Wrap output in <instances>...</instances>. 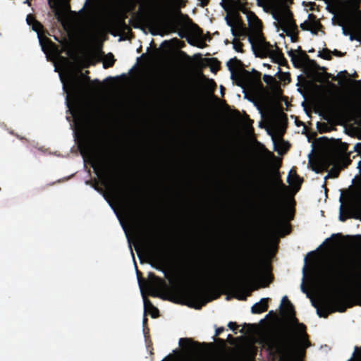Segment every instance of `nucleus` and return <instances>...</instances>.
Returning <instances> with one entry per match:
<instances>
[{
    "mask_svg": "<svg viewBox=\"0 0 361 361\" xmlns=\"http://www.w3.org/2000/svg\"><path fill=\"white\" fill-rule=\"evenodd\" d=\"M230 135H227V300L228 289L238 287L247 282L261 278L267 274L268 265L259 263L256 236L250 228L240 226L230 248Z\"/></svg>",
    "mask_w": 361,
    "mask_h": 361,
    "instance_id": "1",
    "label": "nucleus"
},
{
    "mask_svg": "<svg viewBox=\"0 0 361 361\" xmlns=\"http://www.w3.org/2000/svg\"><path fill=\"white\" fill-rule=\"evenodd\" d=\"M200 286L185 290L188 305L200 310L209 302L226 295V164H221V262L201 263L190 273Z\"/></svg>",
    "mask_w": 361,
    "mask_h": 361,
    "instance_id": "2",
    "label": "nucleus"
},
{
    "mask_svg": "<svg viewBox=\"0 0 361 361\" xmlns=\"http://www.w3.org/2000/svg\"><path fill=\"white\" fill-rule=\"evenodd\" d=\"M280 307L283 326L288 337L287 350L292 354H300L310 345L305 326L298 323L295 316L294 307L286 295L282 298Z\"/></svg>",
    "mask_w": 361,
    "mask_h": 361,
    "instance_id": "3",
    "label": "nucleus"
},
{
    "mask_svg": "<svg viewBox=\"0 0 361 361\" xmlns=\"http://www.w3.org/2000/svg\"><path fill=\"white\" fill-rule=\"evenodd\" d=\"M227 69L231 72L233 83L241 87L244 99L252 103L263 116L260 104L253 95L249 94V92L255 94L259 89L262 88L260 73L254 68L252 69V73L245 70L241 61L236 58L231 59L227 61Z\"/></svg>",
    "mask_w": 361,
    "mask_h": 361,
    "instance_id": "4",
    "label": "nucleus"
},
{
    "mask_svg": "<svg viewBox=\"0 0 361 361\" xmlns=\"http://www.w3.org/2000/svg\"><path fill=\"white\" fill-rule=\"evenodd\" d=\"M233 186L243 204H248L256 192L259 191V181L254 169L238 158L231 169Z\"/></svg>",
    "mask_w": 361,
    "mask_h": 361,
    "instance_id": "5",
    "label": "nucleus"
},
{
    "mask_svg": "<svg viewBox=\"0 0 361 361\" xmlns=\"http://www.w3.org/2000/svg\"><path fill=\"white\" fill-rule=\"evenodd\" d=\"M224 331V327L217 328L212 337L214 342L210 343H200L190 338H181L180 339L191 341L195 348L194 350H191V354L197 361H226V340L218 338Z\"/></svg>",
    "mask_w": 361,
    "mask_h": 361,
    "instance_id": "6",
    "label": "nucleus"
},
{
    "mask_svg": "<svg viewBox=\"0 0 361 361\" xmlns=\"http://www.w3.org/2000/svg\"><path fill=\"white\" fill-rule=\"evenodd\" d=\"M311 278L326 287H336L345 283L348 278V263L344 258H339L331 267L330 271L324 276L313 269Z\"/></svg>",
    "mask_w": 361,
    "mask_h": 361,
    "instance_id": "7",
    "label": "nucleus"
},
{
    "mask_svg": "<svg viewBox=\"0 0 361 361\" xmlns=\"http://www.w3.org/2000/svg\"><path fill=\"white\" fill-rule=\"evenodd\" d=\"M84 80L90 81V78L80 72L79 74H72L69 76L67 83L63 82V90L66 93V103L69 106L72 100L77 102L84 90Z\"/></svg>",
    "mask_w": 361,
    "mask_h": 361,
    "instance_id": "8",
    "label": "nucleus"
},
{
    "mask_svg": "<svg viewBox=\"0 0 361 361\" xmlns=\"http://www.w3.org/2000/svg\"><path fill=\"white\" fill-rule=\"evenodd\" d=\"M247 21L250 26H252L256 30L257 42L250 37L249 42L251 44L252 49L256 56H265L272 51L271 46L269 43L265 42L260 36L259 28L260 22L257 17L252 13L247 16Z\"/></svg>",
    "mask_w": 361,
    "mask_h": 361,
    "instance_id": "9",
    "label": "nucleus"
},
{
    "mask_svg": "<svg viewBox=\"0 0 361 361\" xmlns=\"http://www.w3.org/2000/svg\"><path fill=\"white\" fill-rule=\"evenodd\" d=\"M233 0H227V25L231 27V32L234 37L233 39V47L236 51L241 50V44L236 39L237 37L245 36L246 29L243 23L236 16H232L231 6Z\"/></svg>",
    "mask_w": 361,
    "mask_h": 361,
    "instance_id": "10",
    "label": "nucleus"
},
{
    "mask_svg": "<svg viewBox=\"0 0 361 361\" xmlns=\"http://www.w3.org/2000/svg\"><path fill=\"white\" fill-rule=\"evenodd\" d=\"M179 345L181 348V353L178 355H169L162 361H197L191 354V350H194L191 341L189 339H180Z\"/></svg>",
    "mask_w": 361,
    "mask_h": 361,
    "instance_id": "11",
    "label": "nucleus"
},
{
    "mask_svg": "<svg viewBox=\"0 0 361 361\" xmlns=\"http://www.w3.org/2000/svg\"><path fill=\"white\" fill-rule=\"evenodd\" d=\"M92 167L99 177H103L109 183L116 185L117 180L116 173L106 161L99 159L92 165Z\"/></svg>",
    "mask_w": 361,
    "mask_h": 361,
    "instance_id": "12",
    "label": "nucleus"
},
{
    "mask_svg": "<svg viewBox=\"0 0 361 361\" xmlns=\"http://www.w3.org/2000/svg\"><path fill=\"white\" fill-rule=\"evenodd\" d=\"M311 302L317 309V314L319 317H326L330 313L336 311L343 312L346 310V305L340 302L337 298H334L331 304H326L322 308H319L314 300H311Z\"/></svg>",
    "mask_w": 361,
    "mask_h": 361,
    "instance_id": "13",
    "label": "nucleus"
},
{
    "mask_svg": "<svg viewBox=\"0 0 361 361\" xmlns=\"http://www.w3.org/2000/svg\"><path fill=\"white\" fill-rule=\"evenodd\" d=\"M286 129V119L284 118L283 114H279L273 121L271 124V127H269L267 128V132L268 135H269L271 137V140L274 143V149L276 151H278L276 143V136L279 137L280 139Z\"/></svg>",
    "mask_w": 361,
    "mask_h": 361,
    "instance_id": "14",
    "label": "nucleus"
},
{
    "mask_svg": "<svg viewBox=\"0 0 361 361\" xmlns=\"http://www.w3.org/2000/svg\"><path fill=\"white\" fill-rule=\"evenodd\" d=\"M282 30L286 33L288 36L290 37L291 41L294 42V36L293 34L297 29L293 18L291 12L285 6L282 7V19L280 24Z\"/></svg>",
    "mask_w": 361,
    "mask_h": 361,
    "instance_id": "15",
    "label": "nucleus"
},
{
    "mask_svg": "<svg viewBox=\"0 0 361 361\" xmlns=\"http://www.w3.org/2000/svg\"><path fill=\"white\" fill-rule=\"evenodd\" d=\"M282 30L286 33L288 36L290 37L291 41L294 42V36L293 34L297 29L293 18L291 12L285 6L282 7V19L280 24Z\"/></svg>",
    "mask_w": 361,
    "mask_h": 361,
    "instance_id": "16",
    "label": "nucleus"
},
{
    "mask_svg": "<svg viewBox=\"0 0 361 361\" xmlns=\"http://www.w3.org/2000/svg\"><path fill=\"white\" fill-rule=\"evenodd\" d=\"M149 295L152 297H160V293L167 288L163 279L156 276L153 272L148 274Z\"/></svg>",
    "mask_w": 361,
    "mask_h": 361,
    "instance_id": "17",
    "label": "nucleus"
},
{
    "mask_svg": "<svg viewBox=\"0 0 361 361\" xmlns=\"http://www.w3.org/2000/svg\"><path fill=\"white\" fill-rule=\"evenodd\" d=\"M153 3L161 14L160 16L155 19V24L160 26L171 27L168 22L166 20L170 0H154Z\"/></svg>",
    "mask_w": 361,
    "mask_h": 361,
    "instance_id": "18",
    "label": "nucleus"
},
{
    "mask_svg": "<svg viewBox=\"0 0 361 361\" xmlns=\"http://www.w3.org/2000/svg\"><path fill=\"white\" fill-rule=\"evenodd\" d=\"M49 5L53 10L54 15L58 20H63L66 10L70 8L68 4H61L59 0H49Z\"/></svg>",
    "mask_w": 361,
    "mask_h": 361,
    "instance_id": "19",
    "label": "nucleus"
},
{
    "mask_svg": "<svg viewBox=\"0 0 361 361\" xmlns=\"http://www.w3.org/2000/svg\"><path fill=\"white\" fill-rule=\"evenodd\" d=\"M336 161V157L334 154H326L320 161V167H312V170L316 173H319L322 169H326L330 165L334 164Z\"/></svg>",
    "mask_w": 361,
    "mask_h": 361,
    "instance_id": "20",
    "label": "nucleus"
},
{
    "mask_svg": "<svg viewBox=\"0 0 361 361\" xmlns=\"http://www.w3.org/2000/svg\"><path fill=\"white\" fill-rule=\"evenodd\" d=\"M143 302L145 314L147 312H149L152 318H157L159 316V310L154 307L152 302L145 295H143Z\"/></svg>",
    "mask_w": 361,
    "mask_h": 361,
    "instance_id": "21",
    "label": "nucleus"
},
{
    "mask_svg": "<svg viewBox=\"0 0 361 361\" xmlns=\"http://www.w3.org/2000/svg\"><path fill=\"white\" fill-rule=\"evenodd\" d=\"M268 298H263L259 302L252 306L251 312L253 314H259L264 312L267 309Z\"/></svg>",
    "mask_w": 361,
    "mask_h": 361,
    "instance_id": "22",
    "label": "nucleus"
},
{
    "mask_svg": "<svg viewBox=\"0 0 361 361\" xmlns=\"http://www.w3.org/2000/svg\"><path fill=\"white\" fill-rule=\"evenodd\" d=\"M307 264H308V259H307V256H306L305 258H304V266L302 267V283H301V286H300V289H301V291L305 294H307V297L310 296V293L307 289V288L305 287V281H306V279H307Z\"/></svg>",
    "mask_w": 361,
    "mask_h": 361,
    "instance_id": "23",
    "label": "nucleus"
},
{
    "mask_svg": "<svg viewBox=\"0 0 361 361\" xmlns=\"http://www.w3.org/2000/svg\"><path fill=\"white\" fill-rule=\"evenodd\" d=\"M287 182L290 185H293V187L296 188L297 190H298L302 180L295 173H292V170H290L287 176Z\"/></svg>",
    "mask_w": 361,
    "mask_h": 361,
    "instance_id": "24",
    "label": "nucleus"
},
{
    "mask_svg": "<svg viewBox=\"0 0 361 361\" xmlns=\"http://www.w3.org/2000/svg\"><path fill=\"white\" fill-rule=\"evenodd\" d=\"M178 14L180 16L185 19L187 23L191 25V26L197 31L198 35H202V30L201 28L197 25L195 24L188 15H183L180 10L178 11Z\"/></svg>",
    "mask_w": 361,
    "mask_h": 361,
    "instance_id": "25",
    "label": "nucleus"
},
{
    "mask_svg": "<svg viewBox=\"0 0 361 361\" xmlns=\"http://www.w3.org/2000/svg\"><path fill=\"white\" fill-rule=\"evenodd\" d=\"M116 59L111 53H109L103 62L104 68L106 69L114 66Z\"/></svg>",
    "mask_w": 361,
    "mask_h": 361,
    "instance_id": "26",
    "label": "nucleus"
},
{
    "mask_svg": "<svg viewBox=\"0 0 361 361\" xmlns=\"http://www.w3.org/2000/svg\"><path fill=\"white\" fill-rule=\"evenodd\" d=\"M347 361H361V348L355 346L351 357Z\"/></svg>",
    "mask_w": 361,
    "mask_h": 361,
    "instance_id": "27",
    "label": "nucleus"
},
{
    "mask_svg": "<svg viewBox=\"0 0 361 361\" xmlns=\"http://www.w3.org/2000/svg\"><path fill=\"white\" fill-rule=\"evenodd\" d=\"M276 183L277 185V193L279 195H283L286 194L287 192V188L279 177H277L276 180Z\"/></svg>",
    "mask_w": 361,
    "mask_h": 361,
    "instance_id": "28",
    "label": "nucleus"
},
{
    "mask_svg": "<svg viewBox=\"0 0 361 361\" xmlns=\"http://www.w3.org/2000/svg\"><path fill=\"white\" fill-rule=\"evenodd\" d=\"M153 258L156 260L157 262H158L157 264L153 265V267L158 270H161L165 272V270L162 267L164 264L163 258L157 254H153Z\"/></svg>",
    "mask_w": 361,
    "mask_h": 361,
    "instance_id": "29",
    "label": "nucleus"
},
{
    "mask_svg": "<svg viewBox=\"0 0 361 361\" xmlns=\"http://www.w3.org/2000/svg\"><path fill=\"white\" fill-rule=\"evenodd\" d=\"M135 199L133 198V199H127L126 200V204L128 207V209L129 211L132 213V214H135L137 212V207L136 204H135V202L134 201Z\"/></svg>",
    "mask_w": 361,
    "mask_h": 361,
    "instance_id": "30",
    "label": "nucleus"
},
{
    "mask_svg": "<svg viewBox=\"0 0 361 361\" xmlns=\"http://www.w3.org/2000/svg\"><path fill=\"white\" fill-rule=\"evenodd\" d=\"M271 16L273 19L280 25L282 19V8H279L278 11H273L271 12Z\"/></svg>",
    "mask_w": 361,
    "mask_h": 361,
    "instance_id": "31",
    "label": "nucleus"
},
{
    "mask_svg": "<svg viewBox=\"0 0 361 361\" xmlns=\"http://www.w3.org/2000/svg\"><path fill=\"white\" fill-rule=\"evenodd\" d=\"M31 26L32 30L37 32L39 35L44 28L42 24L37 20L31 25Z\"/></svg>",
    "mask_w": 361,
    "mask_h": 361,
    "instance_id": "32",
    "label": "nucleus"
},
{
    "mask_svg": "<svg viewBox=\"0 0 361 361\" xmlns=\"http://www.w3.org/2000/svg\"><path fill=\"white\" fill-rule=\"evenodd\" d=\"M312 26L311 23L307 21H305L304 23L300 24V27L304 30H310V32L313 35L317 34V31L315 29L310 27Z\"/></svg>",
    "mask_w": 361,
    "mask_h": 361,
    "instance_id": "33",
    "label": "nucleus"
},
{
    "mask_svg": "<svg viewBox=\"0 0 361 361\" xmlns=\"http://www.w3.org/2000/svg\"><path fill=\"white\" fill-rule=\"evenodd\" d=\"M331 51L327 49H324L322 51H319L317 56L324 59L329 60L331 59Z\"/></svg>",
    "mask_w": 361,
    "mask_h": 361,
    "instance_id": "34",
    "label": "nucleus"
},
{
    "mask_svg": "<svg viewBox=\"0 0 361 361\" xmlns=\"http://www.w3.org/2000/svg\"><path fill=\"white\" fill-rule=\"evenodd\" d=\"M147 321H148V319L147 318L146 314H145L142 323H143V332H144L145 336L149 333V328L147 326Z\"/></svg>",
    "mask_w": 361,
    "mask_h": 361,
    "instance_id": "35",
    "label": "nucleus"
},
{
    "mask_svg": "<svg viewBox=\"0 0 361 361\" xmlns=\"http://www.w3.org/2000/svg\"><path fill=\"white\" fill-rule=\"evenodd\" d=\"M353 32L357 37H360V42H361V24L357 25L354 27Z\"/></svg>",
    "mask_w": 361,
    "mask_h": 361,
    "instance_id": "36",
    "label": "nucleus"
},
{
    "mask_svg": "<svg viewBox=\"0 0 361 361\" xmlns=\"http://www.w3.org/2000/svg\"><path fill=\"white\" fill-rule=\"evenodd\" d=\"M288 55L291 58V60H292V61H293V63H294L295 66H296V63H302L300 59H299L298 61H296L297 56H295V54H294L293 50H290V51H288Z\"/></svg>",
    "mask_w": 361,
    "mask_h": 361,
    "instance_id": "37",
    "label": "nucleus"
},
{
    "mask_svg": "<svg viewBox=\"0 0 361 361\" xmlns=\"http://www.w3.org/2000/svg\"><path fill=\"white\" fill-rule=\"evenodd\" d=\"M39 42H40V44L42 45V49L44 51H45V48H44V42L49 44H51V45H53V42H51V40L47 37H45L44 39H42L41 38H39Z\"/></svg>",
    "mask_w": 361,
    "mask_h": 361,
    "instance_id": "38",
    "label": "nucleus"
},
{
    "mask_svg": "<svg viewBox=\"0 0 361 361\" xmlns=\"http://www.w3.org/2000/svg\"><path fill=\"white\" fill-rule=\"evenodd\" d=\"M263 79H264V81L267 83V84H270L272 82L274 81V78L270 75H267V74H264V76H263Z\"/></svg>",
    "mask_w": 361,
    "mask_h": 361,
    "instance_id": "39",
    "label": "nucleus"
},
{
    "mask_svg": "<svg viewBox=\"0 0 361 361\" xmlns=\"http://www.w3.org/2000/svg\"><path fill=\"white\" fill-rule=\"evenodd\" d=\"M355 295L357 299L360 300V303L361 305V283L357 285L355 289Z\"/></svg>",
    "mask_w": 361,
    "mask_h": 361,
    "instance_id": "40",
    "label": "nucleus"
},
{
    "mask_svg": "<svg viewBox=\"0 0 361 361\" xmlns=\"http://www.w3.org/2000/svg\"><path fill=\"white\" fill-rule=\"evenodd\" d=\"M227 327H228L230 330L236 334V329H238V326L235 323L230 322L227 324Z\"/></svg>",
    "mask_w": 361,
    "mask_h": 361,
    "instance_id": "41",
    "label": "nucleus"
},
{
    "mask_svg": "<svg viewBox=\"0 0 361 361\" xmlns=\"http://www.w3.org/2000/svg\"><path fill=\"white\" fill-rule=\"evenodd\" d=\"M35 20L36 18L33 15L29 14L27 16L26 21L29 25H31Z\"/></svg>",
    "mask_w": 361,
    "mask_h": 361,
    "instance_id": "42",
    "label": "nucleus"
},
{
    "mask_svg": "<svg viewBox=\"0 0 361 361\" xmlns=\"http://www.w3.org/2000/svg\"><path fill=\"white\" fill-rule=\"evenodd\" d=\"M331 111L338 115H344L347 113L346 109H331Z\"/></svg>",
    "mask_w": 361,
    "mask_h": 361,
    "instance_id": "43",
    "label": "nucleus"
},
{
    "mask_svg": "<svg viewBox=\"0 0 361 361\" xmlns=\"http://www.w3.org/2000/svg\"><path fill=\"white\" fill-rule=\"evenodd\" d=\"M92 150H93V147H92V145H91V144H90V143H87V144H85V145L83 147V149H82V151H81V152H82V153L84 151H85V152H92Z\"/></svg>",
    "mask_w": 361,
    "mask_h": 361,
    "instance_id": "44",
    "label": "nucleus"
},
{
    "mask_svg": "<svg viewBox=\"0 0 361 361\" xmlns=\"http://www.w3.org/2000/svg\"><path fill=\"white\" fill-rule=\"evenodd\" d=\"M338 175V171H335L334 172L331 171L330 173H329L325 177H324V180H326L327 178H330V177H336Z\"/></svg>",
    "mask_w": 361,
    "mask_h": 361,
    "instance_id": "45",
    "label": "nucleus"
},
{
    "mask_svg": "<svg viewBox=\"0 0 361 361\" xmlns=\"http://www.w3.org/2000/svg\"><path fill=\"white\" fill-rule=\"evenodd\" d=\"M353 149L355 152H357L358 154H360L361 142L356 143Z\"/></svg>",
    "mask_w": 361,
    "mask_h": 361,
    "instance_id": "46",
    "label": "nucleus"
},
{
    "mask_svg": "<svg viewBox=\"0 0 361 361\" xmlns=\"http://www.w3.org/2000/svg\"><path fill=\"white\" fill-rule=\"evenodd\" d=\"M163 87H164V83H163V81L161 82V80L159 81V82L157 83V85L156 86V90L157 91H162L163 90Z\"/></svg>",
    "mask_w": 361,
    "mask_h": 361,
    "instance_id": "47",
    "label": "nucleus"
},
{
    "mask_svg": "<svg viewBox=\"0 0 361 361\" xmlns=\"http://www.w3.org/2000/svg\"><path fill=\"white\" fill-rule=\"evenodd\" d=\"M348 35H349V39L350 41L356 40L360 42V37H357L355 33L349 34Z\"/></svg>",
    "mask_w": 361,
    "mask_h": 361,
    "instance_id": "48",
    "label": "nucleus"
},
{
    "mask_svg": "<svg viewBox=\"0 0 361 361\" xmlns=\"http://www.w3.org/2000/svg\"><path fill=\"white\" fill-rule=\"evenodd\" d=\"M136 272H137V276L139 283H140V281L142 279V273L137 269V268H136ZM140 286H141V284H140Z\"/></svg>",
    "mask_w": 361,
    "mask_h": 361,
    "instance_id": "49",
    "label": "nucleus"
},
{
    "mask_svg": "<svg viewBox=\"0 0 361 361\" xmlns=\"http://www.w3.org/2000/svg\"><path fill=\"white\" fill-rule=\"evenodd\" d=\"M197 46L200 48H204V47H206V43L204 42V41H200L199 42V43L197 44Z\"/></svg>",
    "mask_w": 361,
    "mask_h": 361,
    "instance_id": "50",
    "label": "nucleus"
},
{
    "mask_svg": "<svg viewBox=\"0 0 361 361\" xmlns=\"http://www.w3.org/2000/svg\"><path fill=\"white\" fill-rule=\"evenodd\" d=\"M342 33L345 36H347L350 34L348 30L344 26L342 27Z\"/></svg>",
    "mask_w": 361,
    "mask_h": 361,
    "instance_id": "51",
    "label": "nucleus"
},
{
    "mask_svg": "<svg viewBox=\"0 0 361 361\" xmlns=\"http://www.w3.org/2000/svg\"><path fill=\"white\" fill-rule=\"evenodd\" d=\"M332 53L334 55L337 56H343L342 53L340 51H338L336 49H334Z\"/></svg>",
    "mask_w": 361,
    "mask_h": 361,
    "instance_id": "52",
    "label": "nucleus"
},
{
    "mask_svg": "<svg viewBox=\"0 0 361 361\" xmlns=\"http://www.w3.org/2000/svg\"><path fill=\"white\" fill-rule=\"evenodd\" d=\"M200 1H201V6L202 7H204V6H207V4L209 2V0H200Z\"/></svg>",
    "mask_w": 361,
    "mask_h": 361,
    "instance_id": "53",
    "label": "nucleus"
},
{
    "mask_svg": "<svg viewBox=\"0 0 361 361\" xmlns=\"http://www.w3.org/2000/svg\"><path fill=\"white\" fill-rule=\"evenodd\" d=\"M220 4L223 9L226 11V0H221Z\"/></svg>",
    "mask_w": 361,
    "mask_h": 361,
    "instance_id": "54",
    "label": "nucleus"
},
{
    "mask_svg": "<svg viewBox=\"0 0 361 361\" xmlns=\"http://www.w3.org/2000/svg\"><path fill=\"white\" fill-rule=\"evenodd\" d=\"M226 338H227V343H231L232 342L233 338H232V336L230 334H228L226 336Z\"/></svg>",
    "mask_w": 361,
    "mask_h": 361,
    "instance_id": "55",
    "label": "nucleus"
},
{
    "mask_svg": "<svg viewBox=\"0 0 361 361\" xmlns=\"http://www.w3.org/2000/svg\"><path fill=\"white\" fill-rule=\"evenodd\" d=\"M227 361H230V350L227 347Z\"/></svg>",
    "mask_w": 361,
    "mask_h": 361,
    "instance_id": "56",
    "label": "nucleus"
},
{
    "mask_svg": "<svg viewBox=\"0 0 361 361\" xmlns=\"http://www.w3.org/2000/svg\"><path fill=\"white\" fill-rule=\"evenodd\" d=\"M178 35H179V36H180L181 38H183V37H185V34H184V32H183V31L179 32H178Z\"/></svg>",
    "mask_w": 361,
    "mask_h": 361,
    "instance_id": "57",
    "label": "nucleus"
},
{
    "mask_svg": "<svg viewBox=\"0 0 361 361\" xmlns=\"http://www.w3.org/2000/svg\"><path fill=\"white\" fill-rule=\"evenodd\" d=\"M220 88H221V92L224 95V91H225V87L223 85H221Z\"/></svg>",
    "mask_w": 361,
    "mask_h": 361,
    "instance_id": "58",
    "label": "nucleus"
},
{
    "mask_svg": "<svg viewBox=\"0 0 361 361\" xmlns=\"http://www.w3.org/2000/svg\"><path fill=\"white\" fill-rule=\"evenodd\" d=\"M257 5L259 6H263V4L261 0H257Z\"/></svg>",
    "mask_w": 361,
    "mask_h": 361,
    "instance_id": "59",
    "label": "nucleus"
},
{
    "mask_svg": "<svg viewBox=\"0 0 361 361\" xmlns=\"http://www.w3.org/2000/svg\"><path fill=\"white\" fill-rule=\"evenodd\" d=\"M259 128H264V124H263V123H262V121H261V122H259Z\"/></svg>",
    "mask_w": 361,
    "mask_h": 361,
    "instance_id": "60",
    "label": "nucleus"
},
{
    "mask_svg": "<svg viewBox=\"0 0 361 361\" xmlns=\"http://www.w3.org/2000/svg\"><path fill=\"white\" fill-rule=\"evenodd\" d=\"M329 239H330V238H326V239L325 240V241H324L322 245H319V247H322V245H323L326 242H327L328 240H329Z\"/></svg>",
    "mask_w": 361,
    "mask_h": 361,
    "instance_id": "61",
    "label": "nucleus"
},
{
    "mask_svg": "<svg viewBox=\"0 0 361 361\" xmlns=\"http://www.w3.org/2000/svg\"><path fill=\"white\" fill-rule=\"evenodd\" d=\"M188 43H190V44L195 45V44H193L190 39H188Z\"/></svg>",
    "mask_w": 361,
    "mask_h": 361,
    "instance_id": "62",
    "label": "nucleus"
},
{
    "mask_svg": "<svg viewBox=\"0 0 361 361\" xmlns=\"http://www.w3.org/2000/svg\"><path fill=\"white\" fill-rule=\"evenodd\" d=\"M211 69H212V71H213V72H214V71H215V68H214V66H212V67L211 68Z\"/></svg>",
    "mask_w": 361,
    "mask_h": 361,
    "instance_id": "63",
    "label": "nucleus"
},
{
    "mask_svg": "<svg viewBox=\"0 0 361 361\" xmlns=\"http://www.w3.org/2000/svg\"><path fill=\"white\" fill-rule=\"evenodd\" d=\"M298 90L300 92V94H302V90H300V89H298Z\"/></svg>",
    "mask_w": 361,
    "mask_h": 361,
    "instance_id": "64",
    "label": "nucleus"
}]
</instances>
